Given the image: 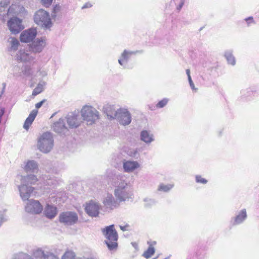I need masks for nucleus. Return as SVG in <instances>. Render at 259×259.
I'll list each match as a JSON object with an SVG mask.
<instances>
[{
  "mask_svg": "<svg viewBox=\"0 0 259 259\" xmlns=\"http://www.w3.org/2000/svg\"><path fill=\"white\" fill-rule=\"evenodd\" d=\"M59 221L65 225L71 226L77 222L78 215L73 211L63 212L59 215Z\"/></svg>",
  "mask_w": 259,
  "mask_h": 259,
  "instance_id": "nucleus-8",
  "label": "nucleus"
},
{
  "mask_svg": "<svg viewBox=\"0 0 259 259\" xmlns=\"http://www.w3.org/2000/svg\"><path fill=\"white\" fill-rule=\"evenodd\" d=\"M5 113V108H2L0 111V122H1V118Z\"/></svg>",
  "mask_w": 259,
  "mask_h": 259,
  "instance_id": "nucleus-50",
  "label": "nucleus"
},
{
  "mask_svg": "<svg viewBox=\"0 0 259 259\" xmlns=\"http://www.w3.org/2000/svg\"><path fill=\"white\" fill-rule=\"evenodd\" d=\"M6 210H0V226L8 220V217L5 214Z\"/></svg>",
  "mask_w": 259,
  "mask_h": 259,
  "instance_id": "nucleus-39",
  "label": "nucleus"
},
{
  "mask_svg": "<svg viewBox=\"0 0 259 259\" xmlns=\"http://www.w3.org/2000/svg\"><path fill=\"white\" fill-rule=\"evenodd\" d=\"M53 128L55 132L59 134H64L68 131L67 127L65 124V121L62 118H60L54 123Z\"/></svg>",
  "mask_w": 259,
  "mask_h": 259,
  "instance_id": "nucleus-22",
  "label": "nucleus"
},
{
  "mask_svg": "<svg viewBox=\"0 0 259 259\" xmlns=\"http://www.w3.org/2000/svg\"><path fill=\"white\" fill-rule=\"evenodd\" d=\"M186 74L188 76V78H189V77H191V75H190V70L188 69L186 70Z\"/></svg>",
  "mask_w": 259,
  "mask_h": 259,
  "instance_id": "nucleus-53",
  "label": "nucleus"
},
{
  "mask_svg": "<svg viewBox=\"0 0 259 259\" xmlns=\"http://www.w3.org/2000/svg\"><path fill=\"white\" fill-rule=\"evenodd\" d=\"M18 188L20 196L23 201L28 200L31 194L34 190L33 187L28 186L26 184L23 183H21L20 185H18Z\"/></svg>",
  "mask_w": 259,
  "mask_h": 259,
  "instance_id": "nucleus-13",
  "label": "nucleus"
},
{
  "mask_svg": "<svg viewBox=\"0 0 259 259\" xmlns=\"http://www.w3.org/2000/svg\"><path fill=\"white\" fill-rule=\"evenodd\" d=\"M75 259H85V258L77 257Z\"/></svg>",
  "mask_w": 259,
  "mask_h": 259,
  "instance_id": "nucleus-54",
  "label": "nucleus"
},
{
  "mask_svg": "<svg viewBox=\"0 0 259 259\" xmlns=\"http://www.w3.org/2000/svg\"><path fill=\"white\" fill-rule=\"evenodd\" d=\"M26 11L25 9L23 6L19 5V8H18V10L17 12H15V15H24L26 14Z\"/></svg>",
  "mask_w": 259,
  "mask_h": 259,
  "instance_id": "nucleus-42",
  "label": "nucleus"
},
{
  "mask_svg": "<svg viewBox=\"0 0 259 259\" xmlns=\"http://www.w3.org/2000/svg\"><path fill=\"white\" fill-rule=\"evenodd\" d=\"M128 154L131 157L137 158L139 156L138 150L137 148L131 149L128 151Z\"/></svg>",
  "mask_w": 259,
  "mask_h": 259,
  "instance_id": "nucleus-38",
  "label": "nucleus"
},
{
  "mask_svg": "<svg viewBox=\"0 0 259 259\" xmlns=\"http://www.w3.org/2000/svg\"><path fill=\"white\" fill-rule=\"evenodd\" d=\"M184 4V0H181L179 5L177 7V10L180 11L183 7Z\"/></svg>",
  "mask_w": 259,
  "mask_h": 259,
  "instance_id": "nucleus-48",
  "label": "nucleus"
},
{
  "mask_svg": "<svg viewBox=\"0 0 259 259\" xmlns=\"http://www.w3.org/2000/svg\"><path fill=\"white\" fill-rule=\"evenodd\" d=\"M25 211L28 213L38 214L42 210V206L37 200H28L25 207Z\"/></svg>",
  "mask_w": 259,
  "mask_h": 259,
  "instance_id": "nucleus-11",
  "label": "nucleus"
},
{
  "mask_svg": "<svg viewBox=\"0 0 259 259\" xmlns=\"http://www.w3.org/2000/svg\"><path fill=\"white\" fill-rule=\"evenodd\" d=\"M12 259H33L30 255L26 253L20 252L14 254Z\"/></svg>",
  "mask_w": 259,
  "mask_h": 259,
  "instance_id": "nucleus-33",
  "label": "nucleus"
},
{
  "mask_svg": "<svg viewBox=\"0 0 259 259\" xmlns=\"http://www.w3.org/2000/svg\"><path fill=\"white\" fill-rule=\"evenodd\" d=\"M112 185L114 187V196L119 202L128 201L132 198L133 193L129 188L130 183L125 175L116 176Z\"/></svg>",
  "mask_w": 259,
  "mask_h": 259,
  "instance_id": "nucleus-1",
  "label": "nucleus"
},
{
  "mask_svg": "<svg viewBox=\"0 0 259 259\" xmlns=\"http://www.w3.org/2000/svg\"><path fill=\"white\" fill-rule=\"evenodd\" d=\"M53 0H41L42 4L47 7L50 6Z\"/></svg>",
  "mask_w": 259,
  "mask_h": 259,
  "instance_id": "nucleus-45",
  "label": "nucleus"
},
{
  "mask_svg": "<svg viewBox=\"0 0 259 259\" xmlns=\"http://www.w3.org/2000/svg\"><path fill=\"white\" fill-rule=\"evenodd\" d=\"M17 180L20 181L21 183L26 184V185H34L38 181L36 176L34 175H28L26 176H18Z\"/></svg>",
  "mask_w": 259,
  "mask_h": 259,
  "instance_id": "nucleus-24",
  "label": "nucleus"
},
{
  "mask_svg": "<svg viewBox=\"0 0 259 259\" xmlns=\"http://www.w3.org/2000/svg\"><path fill=\"white\" fill-rule=\"evenodd\" d=\"M10 4V2L8 0H4L0 2V12L5 11L7 6Z\"/></svg>",
  "mask_w": 259,
  "mask_h": 259,
  "instance_id": "nucleus-37",
  "label": "nucleus"
},
{
  "mask_svg": "<svg viewBox=\"0 0 259 259\" xmlns=\"http://www.w3.org/2000/svg\"><path fill=\"white\" fill-rule=\"evenodd\" d=\"M103 203L108 209H113L118 206L117 200H115L111 194L108 193L104 198Z\"/></svg>",
  "mask_w": 259,
  "mask_h": 259,
  "instance_id": "nucleus-18",
  "label": "nucleus"
},
{
  "mask_svg": "<svg viewBox=\"0 0 259 259\" xmlns=\"http://www.w3.org/2000/svg\"><path fill=\"white\" fill-rule=\"evenodd\" d=\"M80 114L83 120L89 125L95 123L100 118L99 112L90 105H84L80 110Z\"/></svg>",
  "mask_w": 259,
  "mask_h": 259,
  "instance_id": "nucleus-3",
  "label": "nucleus"
},
{
  "mask_svg": "<svg viewBox=\"0 0 259 259\" xmlns=\"http://www.w3.org/2000/svg\"><path fill=\"white\" fill-rule=\"evenodd\" d=\"M46 185H53V181L52 180H48V181H47L45 183Z\"/></svg>",
  "mask_w": 259,
  "mask_h": 259,
  "instance_id": "nucleus-52",
  "label": "nucleus"
},
{
  "mask_svg": "<svg viewBox=\"0 0 259 259\" xmlns=\"http://www.w3.org/2000/svg\"><path fill=\"white\" fill-rule=\"evenodd\" d=\"M45 216L50 219L54 218L57 214V209L56 207L47 204L44 211Z\"/></svg>",
  "mask_w": 259,
  "mask_h": 259,
  "instance_id": "nucleus-25",
  "label": "nucleus"
},
{
  "mask_svg": "<svg viewBox=\"0 0 259 259\" xmlns=\"http://www.w3.org/2000/svg\"><path fill=\"white\" fill-rule=\"evenodd\" d=\"M54 147L53 134L47 132L42 134L37 139V148L43 153H49Z\"/></svg>",
  "mask_w": 259,
  "mask_h": 259,
  "instance_id": "nucleus-2",
  "label": "nucleus"
},
{
  "mask_svg": "<svg viewBox=\"0 0 259 259\" xmlns=\"http://www.w3.org/2000/svg\"><path fill=\"white\" fill-rule=\"evenodd\" d=\"M247 215L245 208H243L236 213L235 217L232 218L233 225H238L243 223L247 219Z\"/></svg>",
  "mask_w": 259,
  "mask_h": 259,
  "instance_id": "nucleus-20",
  "label": "nucleus"
},
{
  "mask_svg": "<svg viewBox=\"0 0 259 259\" xmlns=\"http://www.w3.org/2000/svg\"><path fill=\"white\" fill-rule=\"evenodd\" d=\"M246 22H247L248 25L249 24L253 23L254 22L253 18L252 17H249L248 18H246L245 19Z\"/></svg>",
  "mask_w": 259,
  "mask_h": 259,
  "instance_id": "nucleus-46",
  "label": "nucleus"
},
{
  "mask_svg": "<svg viewBox=\"0 0 259 259\" xmlns=\"http://www.w3.org/2000/svg\"><path fill=\"white\" fill-rule=\"evenodd\" d=\"M144 205L146 207H150L155 203V201L153 199L145 198L144 199Z\"/></svg>",
  "mask_w": 259,
  "mask_h": 259,
  "instance_id": "nucleus-36",
  "label": "nucleus"
},
{
  "mask_svg": "<svg viewBox=\"0 0 259 259\" xmlns=\"http://www.w3.org/2000/svg\"><path fill=\"white\" fill-rule=\"evenodd\" d=\"M92 6V5L90 4V3H87L85 4L82 7V9H84L87 8H90Z\"/></svg>",
  "mask_w": 259,
  "mask_h": 259,
  "instance_id": "nucleus-49",
  "label": "nucleus"
},
{
  "mask_svg": "<svg viewBox=\"0 0 259 259\" xmlns=\"http://www.w3.org/2000/svg\"><path fill=\"white\" fill-rule=\"evenodd\" d=\"M149 108L151 110H154V109L151 107H149Z\"/></svg>",
  "mask_w": 259,
  "mask_h": 259,
  "instance_id": "nucleus-55",
  "label": "nucleus"
},
{
  "mask_svg": "<svg viewBox=\"0 0 259 259\" xmlns=\"http://www.w3.org/2000/svg\"><path fill=\"white\" fill-rule=\"evenodd\" d=\"M46 44V39L45 37L37 38L32 42L29 48L35 53H40L45 48Z\"/></svg>",
  "mask_w": 259,
  "mask_h": 259,
  "instance_id": "nucleus-15",
  "label": "nucleus"
},
{
  "mask_svg": "<svg viewBox=\"0 0 259 259\" xmlns=\"http://www.w3.org/2000/svg\"><path fill=\"white\" fill-rule=\"evenodd\" d=\"M195 181L196 183L202 184H206L208 182L206 179L202 178L200 175L195 176Z\"/></svg>",
  "mask_w": 259,
  "mask_h": 259,
  "instance_id": "nucleus-40",
  "label": "nucleus"
},
{
  "mask_svg": "<svg viewBox=\"0 0 259 259\" xmlns=\"http://www.w3.org/2000/svg\"><path fill=\"white\" fill-rule=\"evenodd\" d=\"M45 259H59L58 257L51 252H46V255L45 256Z\"/></svg>",
  "mask_w": 259,
  "mask_h": 259,
  "instance_id": "nucleus-43",
  "label": "nucleus"
},
{
  "mask_svg": "<svg viewBox=\"0 0 259 259\" xmlns=\"http://www.w3.org/2000/svg\"><path fill=\"white\" fill-rule=\"evenodd\" d=\"M233 52L232 50H227L224 52V56L229 64L234 66L236 64V59Z\"/></svg>",
  "mask_w": 259,
  "mask_h": 259,
  "instance_id": "nucleus-29",
  "label": "nucleus"
},
{
  "mask_svg": "<svg viewBox=\"0 0 259 259\" xmlns=\"http://www.w3.org/2000/svg\"><path fill=\"white\" fill-rule=\"evenodd\" d=\"M140 139L147 144H150L155 141L153 133L147 130H143L140 133Z\"/></svg>",
  "mask_w": 259,
  "mask_h": 259,
  "instance_id": "nucleus-23",
  "label": "nucleus"
},
{
  "mask_svg": "<svg viewBox=\"0 0 259 259\" xmlns=\"http://www.w3.org/2000/svg\"><path fill=\"white\" fill-rule=\"evenodd\" d=\"M65 120L69 127L71 128L78 127L81 123L79 115L75 112L68 113L65 117Z\"/></svg>",
  "mask_w": 259,
  "mask_h": 259,
  "instance_id": "nucleus-12",
  "label": "nucleus"
},
{
  "mask_svg": "<svg viewBox=\"0 0 259 259\" xmlns=\"http://www.w3.org/2000/svg\"><path fill=\"white\" fill-rule=\"evenodd\" d=\"M30 49H21L17 53L16 58L17 60L23 62H34L35 56L30 52Z\"/></svg>",
  "mask_w": 259,
  "mask_h": 259,
  "instance_id": "nucleus-10",
  "label": "nucleus"
},
{
  "mask_svg": "<svg viewBox=\"0 0 259 259\" xmlns=\"http://www.w3.org/2000/svg\"><path fill=\"white\" fill-rule=\"evenodd\" d=\"M23 168L26 172H36L38 170V164L34 160H28L24 162Z\"/></svg>",
  "mask_w": 259,
  "mask_h": 259,
  "instance_id": "nucleus-21",
  "label": "nucleus"
},
{
  "mask_svg": "<svg viewBox=\"0 0 259 259\" xmlns=\"http://www.w3.org/2000/svg\"><path fill=\"white\" fill-rule=\"evenodd\" d=\"M45 102V100H42L41 101L36 103L35 104V108L36 109H38L39 108H40L41 107V106L42 105L43 103Z\"/></svg>",
  "mask_w": 259,
  "mask_h": 259,
  "instance_id": "nucleus-47",
  "label": "nucleus"
},
{
  "mask_svg": "<svg viewBox=\"0 0 259 259\" xmlns=\"http://www.w3.org/2000/svg\"><path fill=\"white\" fill-rule=\"evenodd\" d=\"M100 208V206L99 203L94 201H91L87 204L85 209L86 212L90 216L96 217L99 214Z\"/></svg>",
  "mask_w": 259,
  "mask_h": 259,
  "instance_id": "nucleus-16",
  "label": "nucleus"
},
{
  "mask_svg": "<svg viewBox=\"0 0 259 259\" xmlns=\"http://www.w3.org/2000/svg\"><path fill=\"white\" fill-rule=\"evenodd\" d=\"M107 114L111 119H116L123 125L130 124L132 121L131 113L125 108H119L112 113L108 112Z\"/></svg>",
  "mask_w": 259,
  "mask_h": 259,
  "instance_id": "nucleus-6",
  "label": "nucleus"
},
{
  "mask_svg": "<svg viewBox=\"0 0 259 259\" xmlns=\"http://www.w3.org/2000/svg\"><path fill=\"white\" fill-rule=\"evenodd\" d=\"M18 8H19V5L16 4H12L7 10L8 14L15 15V12L18 11Z\"/></svg>",
  "mask_w": 259,
  "mask_h": 259,
  "instance_id": "nucleus-34",
  "label": "nucleus"
},
{
  "mask_svg": "<svg viewBox=\"0 0 259 259\" xmlns=\"http://www.w3.org/2000/svg\"><path fill=\"white\" fill-rule=\"evenodd\" d=\"M102 232L106 238L105 242L108 249L110 250L115 249L117 247L118 234L114 225L106 227L103 229Z\"/></svg>",
  "mask_w": 259,
  "mask_h": 259,
  "instance_id": "nucleus-4",
  "label": "nucleus"
},
{
  "mask_svg": "<svg viewBox=\"0 0 259 259\" xmlns=\"http://www.w3.org/2000/svg\"><path fill=\"white\" fill-rule=\"evenodd\" d=\"M34 22L45 29H49L52 26V22L48 12L39 9L34 15Z\"/></svg>",
  "mask_w": 259,
  "mask_h": 259,
  "instance_id": "nucleus-7",
  "label": "nucleus"
},
{
  "mask_svg": "<svg viewBox=\"0 0 259 259\" xmlns=\"http://www.w3.org/2000/svg\"><path fill=\"white\" fill-rule=\"evenodd\" d=\"M174 187V184L173 183L164 184L161 183L158 185L157 190L159 192L167 193L169 192Z\"/></svg>",
  "mask_w": 259,
  "mask_h": 259,
  "instance_id": "nucleus-30",
  "label": "nucleus"
},
{
  "mask_svg": "<svg viewBox=\"0 0 259 259\" xmlns=\"http://www.w3.org/2000/svg\"><path fill=\"white\" fill-rule=\"evenodd\" d=\"M23 74L27 76L44 77L48 75L47 71L40 67L36 61L33 62L31 65H25L22 69Z\"/></svg>",
  "mask_w": 259,
  "mask_h": 259,
  "instance_id": "nucleus-5",
  "label": "nucleus"
},
{
  "mask_svg": "<svg viewBox=\"0 0 259 259\" xmlns=\"http://www.w3.org/2000/svg\"><path fill=\"white\" fill-rule=\"evenodd\" d=\"M137 52V51H132L127 50H124L121 53L120 58L118 60L119 64L124 68H126L127 66V63L130 58L132 55L136 54Z\"/></svg>",
  "mask_w": 259,
  "mask_h": 259,
  "instance_id": "nucleus-17",
  "label": "nucleus"
},
{
  "mask_svg": "<svg viewBox=\"0 0 259 259\" xmlns=\"http://www.w3.org/2000/svg\"><path fill=\"white\" fill-rule=\"evenodd\" d=\"M169 102V99L166 98H164L159 101L155 105V107L158 109L162 108L165 107Z\"/></svg>",
  "mask_w": 259,
  "mask_h": 259,
  "instance_id": "nucleus-35",
  "label": "nucleus"
},
{
  "mask_svg": "<svg viewBox=\"0 0 259 259\" xmlns=\"http://www.w3.org/2000/svg\"><path fill=\"white\" fill-rule=\"evenodd\" d=\"M37 34L35 28H30L23 31L20 35V39L21 42H29L32 41Z\"/></svg>",
  "mask_w": 259,
  "mask_h": 259,
  "instance_id": "nucleus-14",
  "label": "nucleus"
},
{
  "mask_svg": "<svg viewBox=\"0 0 259 259\" xmlns=\"http://www.w3.org/2000/svg\"><path fill=\"white\" fill-rule=\"evenodd\" d=\"M32 255L36 259H45L46 252L40 248H38L33 250Z\"/></svg>",
  "mask_w": 259,
  "mask_h": 259,
  "instance_id": "nucleus-32",
  "label": "nucleus"
},
{
  "mask_svg": "<svg viewBox=\"0 0 259 259\" xmlns=\"http://www.w3.org/2000/svg\"><path fill=\"white\" fill-rule=\"evenodd\" d=\"M7 25L11 32L14 34H18L24 28L22 20L15 17L8 20Z\"/></svg>",
  "mask_w": 259,
  "mask_h": 259,
  "instance_id": "nucleus-9",
  "label": "nucleus"
},
{
  "mask_svg": "<svg viewBox=\"0 0 259 259\" xmlns=\"http://www.w3.org/2000/svg\"><path fill=\"white\" fill-rule=\"evenodd\" d=\"M128 227L127 225H125V226H120V228L121 230H122L123 231H126L127 230V227Z\"/></svg>",
  "mask_w": 259,
  "mask_h": 259,
  "instance_id": "nucleus-51",
  "label": "nucleus"
},
{
  "mask_svg": "<svg viewBox=\"0 0 259 259\" xmlns=\"http://www.w3.org/2000/svg\"><path fill=\"white\" fill-rule=\"evenodd\" d=\"M140 167V164L137 161L124 160L123 161V169L125 172H132Z\"/></svg>",
  "mask_w": 259,
  "mask_h": 259,
  "instance_id": "nucleus-19",
  "label": "nucleus"
},
{
  "mask_svg": "<svg viewBox=\"0 0 259 259\" xmlns=\"http://www.w3.org/2000/svg\"><path fill=\"white\" fill-rule=\"evenodd\" d=\"M74 253L72 252L67 251L62 256V259H75Z\"/></svg>",
  "mask_w": 259,
  "mask_h": 259,
  "instance_id": "nucleus-41",
  "label": "nucleus"
},
{
  "mask_svg": "<svg viewBox=\"0 0 259 259\" xmlns=\"http://www.w3.org/2000/svg\"><path fill=\"white\" fill-rule=\"evenodd\" d=\"M188 79L189 83L191 89L195 92H197V89L195 87L194 84L192 80L191 77H189Z\"/></svg>",
  "mask_w": 259,
  "mask_h": 259,
  "instance_id": "nucleus-44",
  "label": "nucleus"
},
{
  "mask_svg": "<svg viewBox=\"0 0 259 259\" xmlns=\"http://www.w3.org/2000/svg\"><path fill=\"white\" fill-rule=\"evenodd\" d=\"M149 247L148 249L143 253V256L146 258H149L155 252L154 246L156 245V242L155 241H148Z\"/></svg>",
  "mask_w": 259,
  "mask_h": 259,
  "instance_id": "nucleus-28",
  "label": "nucleus"
},
{
  "mask_svg": "<svg viewBox=\"0 0 259 259\" xmlns=\"http://www.w3.org/2000/svg\"><path fill=\"white\" fill-rule=\"evenodd\" d=\"M8 42L9 44V52H15L18 50L20 43L17 38L13 37H10L8 39Z\"/></svg>",
  "mask_w": 259,
  "mask_h": 259,
  "instance_id": "nucleus-27",
  "label": "nucleus"
},
{
  "mask_svg": "<svg viewBox=\"0 0 259 259\" xmlns=\"http://www.w3.org/2000/svg\"><path fill=\"white\" fill-rule=\"evenodd\" d=\"M38 111L37 109L33 110L29 114L28 117L26 118L23 125V127L26 131H28L30 126L32 124L35 117L37 115Z\"/></svg>",
  "mask_w": 259,
  "mask_h": 259,
  "instance_id": "nucleus-26",
  "label": "nucleus"
},
{
  "mask_svg": "<svg viewBox=\"0 0 259 259\" xmlns=\"http://www.w3.org/2000/svg\"><path fill=\"white\" fill-rule=\"evenodd\" d=\"M46 85V82L44 81H40L37 85L36 87L33 90L32 95L35 96L41 93Z\"/></svg>",
  "mask_w": 259,
  "mask_h": 259,
  "instance_id": "nucleus-31",
  "label": "nucleus"
}]
</instances>
